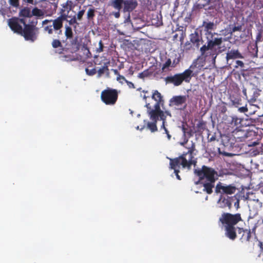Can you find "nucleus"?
<instances>
[{"instance_id":"nucleus-57","label":"nucleus","mask_w":263,"mask_h":263,"mask_svg":"<svg viewBox=\"0 0 263 263\" xmlns=\"http://www.w3.org/2000/svg\"><path fill=\"white\" fill-rule=\"evenodd\" d=\"M77 38L76 37V38L75 39V40L72 42L71 44H74V43H76V42H77Z\"/></svg>"},{"instance_id":"nucleus-36","label":"nucleus","mask_w":263,"mask_h":263,"mask_svg":"<svg viewBox=\"0 0 263 263\" xmlns=\"http://www.w3.org/2000/svg\"><path fill=\"white\" fill-rule=\"evenodd\" d=\"M172 63L171 60L170 59H168L165 63L163 65L162 67V69L163 71H164L166 69L168 68Z\"/></svg>"},{"instance_id":"nucleus-8","label":"nucleus","mask_w":263,"mask_h":263,"mask_svg":"<svg viewBox=\"0 0 263 263\" xmlns=\"http://www.w3.org/2000/svg\"><path fill=\"white\" fill-rule=\"evenodd\" d=\"M39 34V28L35 25L26 24L24 25L20 35L23 36L25 40L30 41L32 42H34L37 38Z\"/></svg>"},{"instance_id":"nucleus-37","label":"nucleus","mask_w":263,"mask_h":263,"mask_svg":"<svg viewBox=\"0 0 263 263\" xmlns=\"http://www.w3.org/2000/svg\"><path fill=\"white\" fill-rule=\"evenodd\" d=\"M85 71L87 74L90 76L95 75L97 72V70L95 68L89 69L88 68H86L85 69Z\"/></svg>"},{"instance_id":"nucleus-59","label":"nucleus","mask_w":263,"mask_h":263,"mask_svg":"<svg viewBox=\"0 0 263 263\" xmlns=\"http://www.w3.org/2000/svg\"><path fill=\"white\" fill-rule=\"evenodd\" d=\"M114 72H115V74H118V75L119 74V72H118V70H114Z\"/></svg>"},{"instance_id":"nucleus-13","label":"nucleus","mask_w":263,"mask_h":263,"mask_svg":"<svg viewBox=\"0 0 263 263\" xmlns=\"http://www.w3.org/2000/svg\"><path fill=\"white\" fill-rule=\"evenodd\" d=\"M236 199V196H221L220 197L218 203L220 204V207L222 209L228 208L229 210H231L232 207V203L235 201V199Z\"/></svg>"},{"instance_id":"nucleus-17","label":"nucleus","mask_w":263,"mask_h":263,"mask_svg":"<svg viewBox=\"0 0 263 263\" xmlns=\"http://www.w3.org/2000/svg\"><path fill=\"white\" fill-rule=\"evenodd\" d=\"M242 119L238 118L236 116H230L228 119L227 122L224 123H229L231 126L237 127L239 125L241 124Z\"/></svg>"},{"instance_id":"nucleus-34","label":"nucleus","mask_w":263,"mask_h":263,"mask_svg":"<svg viewBox=\"0 0 263 263\" xmlns=\"http://www.w3.org/2000/svg\"><path fill=\"white\" fill-rule=\"evenodd\" d=\"M52 46L54 48L62 47V44L59 40L54 39L52 42Z\"/></svg>"},{"instance_id":"nucleus-11","label":"nucleus","mask_w":263,"mask_h":263,"mask_svg":"<svg viewBox=\"0 0 263 263\" xmlns=\"http://www.w3.org/2000/svg\"><path fill=\"white\" fill-rule=\"evenodd\" d=\"M25 21L24 18H19L16 17H12L8 20V25L10 28L14 33L20 35L23 29L22 24H25Z\"/></svg>"},{"instance_id":"nucleus-56","label":"nucleus","mask_w":263,"mask_h":263,"mask_svg":"<svg viewBox=\"0 0 263 263\" xmlns=\"http://www.w3.org/2000/svg\"><path fill=\"white\" fill-rule=\"evenodd\" d=\"M186 128L184 126H182V130L183 131L184 134L186 133Z\"/></svg>"},{"instance_id":"nucleus-22","label":"nucleus","mask_w":263,"mask_h":263,"mask_svg":"<svg viewBox=\"0 0 263 263\" xmlns=\"http://www.w3.org/2000/svg\"><path fill=\"white\" fill-rule=\"evenodd\" d=\"M86 8V6H83L82 8L81 6H79V11L76 14V15H74L76 18L79 21H81L82 20L83 16L85 13V8Z\"/></svg>"},{"instance_id":"nucleus-20","label":"nucleus","mask_w":263,"mask_h":263,"mask_svg":"<svg viewBox=\"0 0 263 263\" xmlns=\"http://www.w3.org/2000/svg\"><path fill=\"white\" fill-rule=\"evenodd\" d=\"M124 2V0H111L110 5L116 10L120 11L122 8Z\"/></svg>"},{"instance_id":"nucleus-5","label":"nucleus","mask_w":263,"mask_h":263,"mask_svg":"<svg viewBox=\"0 0 263 263\" xmlns=\"http://www.w3.org/2000/svg\"><path fill=\"white\" fill-rule=\"evenodd\" d=\"M203 65L198 63L197 59L190 66V68L185 70L182 73H176L174 76H167L165 78V81L167 84H172L175 86H178L182 84L183 81L189 83L192 77L193 71L195 68L201 69Z\"/></svg>"},{"instance_id":"nucleus-45","label":"nucleus","mask_w":263,"mask_h":263,"mask_svg":"<svg viewBox=\"0 0 263 263\" xmlns=\"http://www.w3.org/2000/svg\"><path fill=\"white\" fill-rule=\"evenodd\" d=\"M236 63L237 64V65L235 66L236 68H237L238 66H240L241 67H244V63L241 61L237 60L236 61Z\"/></svg>"},{"instance_id":"nucleus-52","label":"nucleus","mask_w":263,"mask_h":263,"mask_svg":"<svg viewBox=\"0 0 263 263\" xmlns=\"http://www.w3.org/2000/svg\"><path fill=\"white\" fill-rule=\"evenodd\" d=\"M261 37V33H259L256 36L257 41H259Z\"/></svg>"},{"instance_id":"nucleus-25","label":"nucleus","mask_w":263,"mask_h":263,"mask_svg":"<svg viewBox=\"0 0 263 263\" xmlns=\"http://www.w3.org/2000/svg\"><path fill=\"white\" fill-rule=\"evenodd\" d=\"M32 16H35L37 17H42L44 15V13L41 9H39L37 7L33 8L31 11Z\"/></svg>"},{"instance_id":"nucleus-49","label":"nucleus","mask_w":263,"mask_h":263,"mask_svg":"<svg viewBox=\"0 0 263 263\" xmlns=\"http://www.w3.org/2000/svg\"><path fill=\"white\" fill-rule=\"evenodd\" d=\"M241 29L240 26H235L232 29V32H235L236 31H239Z\"/></svg>"},{"instance_id":"nucleus-40","label":"nucleus","mask_w":263,"mask_h":263,"mask_svg":"<svg viewBox=\"0 0 263 263\" xmlns=\"http://www.w3.org/2000/svg\"><path fill=\"white\" fill-rule=\"evenodd\" d=\"M148 76V70H145L138 74V78L140 79H144L145 77Z\"/></svg>"},{"instance_id":"nucleus-32","label":"nucleus","mask_w":263,"mask_h":263,"mask_svg":"<svg viewBox=\"0 0 263 263\" xmlns=\"http://www.w3.org/2000/svg\"><path fill=\"white\" fill-rule=\"evenodd\" d=\"M108 70L109 69L108 66L106 65V64H104L103 66L100 68L98 71V77H100L102 76V75L105 72L108 71Z\"/></svg>"},{"instance_id":"nucleus-31","label":"nucleus","mask_w":263,"mask_h":263,"mask_svg":"<svg viewBox=\"0 0 263 263\" xmlns=\"http://www.w3.org/2000/svg\"><path fill=\"white\" fill-rule=\"evenodd\" d=\"M73 3L70 1H68L67 2L63 4L62 8L65 9V11H67V13L72 9Z\"/></svg>"},{"instance_id":"nucleus-41","label":"nucleus","mask_w":263,"mask_h":263,"mask_svg":"<svg viewBox=\"0 0 263 263\" xmlns=\"http://www.w3.org/2000/svg\"><path fill=\"white\" fill-rule=\"evenodd\" d=\"M99 47L98 48H97V52L100 53L103 51V48H104V45L101 40L100 41V42L99 43Z\"/></svg>"},{"instance_id":"nucleus-39","label":"nucleus","mask_w":263,"mask_h":263,"mask_svg":"<svg viewBox=\"0 0 263 263\" xmlns=\"http://www.w3.org/2000/svg\"><path fill=\"white\" fill-rule=\"evenodd\" d=\"M10 5L14 7H18L19 6V0H9Z\"/></svg>"},{"instance_id":"nucleus-60","label":"nucleus","mask_w":263,"mask_h":263,"mask_svg":"<svg viewBox=\"0 0 263 263\" xmlns=\"http://www.w3.org/2000/svg\"><path fill=\"white\" fill-rule=\"evenodd\" d=\"M161 24H162V23H161L160 22H157V23H156V24H157V26H159Z\"/></svg>"},{"instance_id":"nucleus-23","label":"nucleus","mask_w":263,"mask_h":263,"mask_svg":"<svg viewBox=\"0 0 263 263\" xmlns=\"http://www.w3.org/2000/svg\"><path fill=\"white\" fill-rule=\"evenodd\" d=\"M96 10L94 8H89L87 11V19L88 21H91L94 20L95 16Z\"/></svg>"},{"instance_id":"nucleus-42","label":"nucleus","mask_w":263,"mask_h":263,"mask_svg":"<svg viewBox=\"0 0 263 263\" xmlns=\"http://www.w3.org/2000/svg\"><path fill=\"white\" fill-rule=\"evenodd\" d=\"M253 52H252V55L253 57H257V52H258V49L257 45H253Z\"/></svg>"},{"instance_id":"nucleus-2","label":"nucleus","mask_w":263,"mask_h":263,"mask_svg":"<svg viewBox=\"0 0 263 263\" xmlns=\"http://www.w3.org/2000/svg\"><path fill=\"white\" fill-rule=\"evenodd\" d=\"M202 27L204 28L207 42L206 45H203L200 49L201 54L204 57L211 55L212 58L215 59L219 52L215 47L219 46L225 40L221 37H213L215 34H217L215 32H212L216 28V25L213 22L203 21ZM218 48L219 50L220 47H218Z\"/></svg>"},{"instance_id":"nucleus-51","label":"nucleus","mask_w":263,"mask_h":263,"mask_svg":"<svg viewBox=\"0 0 263 263\" xmlns=\"http://www.w3.org/2000/svg\"><path fill=\"white\" fill-rule=\"evenodd\" d=\"M119 11H118L114 13V16L116 18H119L120 17V14Z\"/></svg>"},{"instance_id":"nucleus-27","label":"nucleus","mask_w":263,"mask_h":263,"mask_svg":"<svg viewBox=\"0 0 263 263\" xmlns=\"http://www.w3.org/2000/svg\"><path fill=\"white\" fill-rule=\"evenodd\" d=\"M65 9L62 8L60 11L61 15L57 17L60 21L62 22L63 24V22L64 21L67 20V19L68 17V13H67V12L65 13Z\"/></svg>"},{"instance_id":"nucleus-15","label":"nucleus","mask_w":263,"mask_h":263,"mask_svg":"<svg viewBox=\"0 0 263 263\" xmlns=\"http://www.w3.org/2000/svg\"><path fill=\"white\" fill-rule=\"evenodd\" d=\"M243 57L237 49H232L229 51L226 55L227 61L231 59H243Z\"/></svg>"},{"instance_id":"nucleus-9","label":"nucleus","mask_w":263,"mask_h":263,"mask_svg":"<svg viewBox=\"0 0 263 263\" xmlns=\"http://www.w3.org/2000/svg\"><path fill=\"white\" fill-rule=\"evenodd\" d=\"M228 93L230 106L237 108L238 111L241 113L245 114L248 112V109L247 104L245 106H240L242 105V99L239 92H228Z\"/></svg>"},{"instance_id":"nucleus-38","label":"nucleus","mask_w":263,"mask_h":263,"mask_svg":"<svg viewBox=\"0 0 263 263\" xmlns=\"http://www.w3.org/2000/svg\"><path fill=\"white\" fill-rule=\"evenodd\" d=\"M78 20L76 18V17L73 16L72 18H71L69 20H67V21L68 22V24L70 25H73L76 24V25H78L79 23L77 22Z\"/></svg>"},{"instance_id":"nucleus-47","label":"nucleus","mask_w":263,"mask_h":263,"mask_svg":"<svg viewBox=\"0 0 263 263\" xmlns=\"http://www.w3.org/2000/svg\"><path fill=\"white\" fill-rule=\"evenodd\" d=\"M125 83H127V84L129 86V87H130V88H135L134 84L132 82H129V81L127 80Z\"/></svg>"},{"instance_id":"nucleus-28","label":"nucleus","mask_w":263,"mask_h":263,"mask_svg":"<svg viewBox=\"0 0 263 263\" xmlns=\"http://www.w3.org/2000/svg\"><path fill=\"white\" fill-rule=\"evenodd\" d=\"M65 9L62 8L60 11L61 15L57 17L60 21L62 22L63 24V22L64 21L67 20V19L68 17V13H67V12L65 13Z\"/></svg>"},{"instance_id":"nucleus-1","label":"nucleus","mask_w":263,"mask_h":263,"mask_svg":"<svg viewBox=\"0 0 263 263\" xmlns=\"http://www.w3.org/2000/svg\"><path fill=\"white\" fill-rule=\"evenodd\" d=\"M240 213L231 214L224 212L219 218L218 221L224 228L225 236L231 240H234L237 237L236 230L239 233H242L240 238L242 242L249 241L251 237L250 230H244L243 228L236 227L240 221H242Z\"/></svg>"},{"instance_id":"nucleus-46","label":"nucleus","mask_w":263,"mask_h":263,"mask_svg":"<svg viewBox=\"0 0 263 263\" xmlns=\"http://www.w3.org/2000/svg\"><path fill=\"white\" fill-rule=\"evenodd\" d=\"M164 130L165 134H166V135H167V137L168 139L170 140L171 138V135L170 134L168 129L167 128H165V129H164Z\"/></svg>"},{"instance_id":"nucleus-26","label":"nucleus","mask_w":263,"mask_h":263,"mask_svg":"<svg viewBox=\"0 0 263 263\" xmlns=\"http://www.w3.org/2000/svg\"><path fill=\"white\" fill-rule=\"evenodd\" d=\"M65 34L67 39H70L72 38L73 32L71 27L69 26H65Z\"/></svg>"},{"instance_id":"nucleus-14","label":"nucleus","mask_w":263,"mask_h":263,"mask_svg":"<svg viewBox=\"0 0 263 263\" xmlns=\"http://www.w3.org/2000/svg\"><path fill=\"white\" fill-rule=\"evenodd\" d=\"M123 5L124 12H131L137 7L138 3L135 0H124Z\"/></svg>"},{"instance_id":"nucleus-48","label":"nucleus","mask_w":263,"mask_h":263,"mask_svg":"<svg viewBox=\"0 0 263 263\" xmlns=\"http://www.w3.org/2000/svg\"><path fill=\"white\" fill-rule=\"evenodd\" d=\"M52 21V20H45L43 21V23H42L43 26H45V25L47 24L48 23H51Z\"/></svg>"},{"instance_id":"nucleus-58","label":"nucleus","mask_w":263,"mask_h":263,"mask_svg":"<svg viewBox=\"0 0 263 263\" xmlns=\"http://www.w3.org/2000/svg\"><path fill=\"white\" fill-rule=\"evenodd\" d=\"M147 98V97H146L145 95H144L143 96V99L145 101V102H146V98ZM147 102H146V103Z\"/></svg>"},{"instance_id":"nucleus-24","label":"nucleus","mask_w":263,"mask_h":263,"mask_svg":"<svg viewBox=\"0 0 263 263\" xmlns=\"http://www.w3.org/2000/svg\"><path fill=\"white\" fill-rule=\"evenodd\" d=\"M157 122V121H152V122H148L147 124V127L151 130L152 133H154L158 131Z\"/></svg>"},{"instance_id":"nucleus-63","label":"nucleus","mask_w":263,"mask_h":263,"mask_svg":"<svg viewBox=\"0 0 263 263\" xmlns=\"http://www.w3.org/2000/svg\"><path fill=\"white\" fill-rule=\"evenodd\" d=\"M187 134L188 135L190 136H192V134H191V132H187Z\"/></svg>"},{"instance_id":"nucleus-33","label":"nucleus","mask_w":263,"mask_h":263,"mask_svg":"<svg viewBox=\"0 0 263 263\" xmlns=\"http://www.w3.org/2000/svg\"><path fill=\"white\" fill-rule=\"evenodd\" d=\"M226 103L222 102L220 105H218V110L222 114H225L227 111V107L226 106Z\"/></svg>"},{"instance_id":"nucleus-4","label":"nucleus","mask_w":263,"mask_h":263,"mask_svg":"<svg viewBox=\"0 0 263 263\" xmlns=\"http://www.w3.org/2000/svg\"><path fill=\"white\" fill-rule=\"evenodd\" d=\"M195 145L193 143L192 146L188 148L187 152L183 153L180 156L175 158H169L170 166L171 170H173L176 178L180 180L181 177L179 175L180 168L181 166L183 168H187L188 170L191 169L192 165L195 166L197 164V158H195L194 153Z\"/></svg>"},{"instance_id":"nucleus-18","label":"nucleus","mask_w":263,"mask_h":263,"mask_svg":"<svg viewBox=\"0 0 263 263\" xmlns=\"http://www.w3.org/2000/svg\"><path fill=\"white\" fill-rule=\"evenodd\" d=\"M190 38L191 43L198 48L200 46V39L198 32L195 31L194 33H191Z\"/></svg>"},{"instance_id":"nucleus-12","label":"nucleus","mask_w":263,"mask_h":263,"mask_svg":"<svg viewBox=\"0 0 263 263\" xmlns=\"http://www.w3.org/2000/svg\"><path fill=\"white\" fill-rule=\"evenodd\" d=\"M188 96H173L169 101V105L170 106H183L182 108H180V109H185L186 108L187 105L186 104V102L187 100V98Z\"/></svg>"},{"instance_id":"nucleus-7","label":"nucleus","mask_w":263,"mask_h":263,"mask_svg":"<svg viewBox=\"0 0 263 263\" xmlns=\"http://www.w3.org/2000/svg\"><path fill=\"white\" fill-rule=\"evenodd\" d=\"M145 106L147 108V114L152 121H158L159 118L160 120H166L164 112L161 109L159 105H154L152 106L150 103H146Z\"/></svg>"},{"instance_id":"nucleus-54","label":"nucleus","mask_w":263,"mask_h":263,"mask_svg":"<svg viewBox=\"0 0 263 263\" xmlns=\"http://www.w3.org/2000/svg\"><path fill=\"white\" fill-rule=\"evenodd\" d=\"M255 101H256V99H255V98H251V99L250 100V101H249V102H251V103H254V102H255Z\"/></svg>"},{"instance_id":"nucleus-16","label":"nucleus","mask_w":263,"mask_h":263,"mask_svg":"<svg viewBox=\"0 0 263 263\" xmlns=\"http://www.w3.org/2000/svg\"><path fill=\"white\" fill-rule=\"evenodd\" d=\"M152 99L156 101L154 105H159V106L162 105L164 103L163 97L157 90H155L153 91Z\"/></svg>"},{"instance_id":"nucleus-19","label":"nucleus","mask_w":263,"mask_h":263,"mask_svg":"<svg viewBox=\"0 0 263 263\" xmlns=\"http://www.w3.org/2000/svg\"><path fill=\"white\" fill-rule=\"evenodd\" d=\"M51 22L52 23V24L51 25L53 29L55 31H59L58 34H61L62 33L61 28L63 27V25L62 22H61L58 18H57L56 19L52 20Z\"/></svg>"},{"instance_id":"nucleus-61","label":"nucleus","mask_w":263,"mask_h":263,"mask_svg":"<svg viewBox=\"0 0 263 263\" xmlns=\"http://www.w3.org/2000/svg\"><path fill=\"white\" fill-rule=\"evenodd\" d=\"M243 93L244 95L247 97V92H246V90L243 91Z\"/></svg>"},{"instance_id":"nucleus-53","label":"nucleus","mask_w":263,"mask_h":263,"mask_svg":"<svg viewBox=\"0 0 263 263\" xmlns=\"http://www.w3.org/2000/svg\"><path fill=\"white\" fill-rule=\"evenodd\" d=\"M24 2L28 4H33V0H26Z\"/></svg>"},{"instance_id":"nucleus-29","label":"nucleus","mask_w":263,"mask_h":263,"mask_svg":"<svg viewBox=\"0 0 263 263\" xmlns=\"http://www.w3.org/2000/svg\"><path fill=\"white\" fill-rule=\"evenodd\" d=\"M186 29L183 27H181V29L178 30L179 32V41L181 44L184 42V40L186 36Z\"/></svg>"},{"instance_id":"nucleus-44","label":"nucleus","mask_w":263,"mask_h":263,"mask_svg":"<svg viewBox=\"0 0 263 263\" xmlns=\"http://www.w3.org/2000/svg\"><path fill=\"white\" fill-rule=\"evenodd\" d=\"M235 202H233L234 205L236 208V209H238L239 208V199L236 197V199H235Z\"/></svg>"},{"instance_id":"nucleus-3","label":"nucleus","mask_w":263,"mask_h":263,"mask_svg":"<svg viewBox=\"0 0 263 263\" xmlns=\"http://www.w3.org/2000/svg\"><path fill=\"white\" fill-rule=\"evenodd\" d=\"M194 174L198 177V180L195 182L203 187L202 191L208 195L213 192L215 183L218 179L217 172L212 167L202 165L201 168L194 170Z\"/></svg>"},{"instance_id":"nucleus-50","label":"nucleus","mask_w":263,"mask_h":263,"mask_svg":"<svg viewBox=\"0 0 263 263\" xmlns=\"http://www.w3.org/2000/svg\"><path fill=\"white\" fill-rule=\"evenodd\" d=\"M162 124L161 126V129H165V128H166L165 127L166 120H162Z\"/></svg>"},{"instance_id":"nucleus-55","label":"nucleus","mask_w":263,"mask_h":263,"mask_svg":"<svg viewBox=\"0 0 263 263\" xmlns=\"http://www.w3.org/2000/svg\"><path fill=\"white\" fill-rule=\"evenodd\" d=\"M179 34L176 33L175 34L174 36H173V39L174 40H177V38H178V36Z\"/></svg>"},{"instance_id":"nucleus-43","label":"nucleus","mask_w":263,"mask_h":263,"mask_svg":"<svg viewBox=\"0 0 263 263\" xmlns=\"http://www.w3.org/2000/svg\"><path fill=\"white\" fill-rule=\"evenodd\" d=\"M117 80L119 81V82L121 83H123V82H126L127 80L125 79V78L121 75L119 74V76L117 77Z\"/></svg>"},{"instance_id":"nucleus-64","label":"nucleus","mask_w":263,"mask_h":263,"mask_svg":"<svg viewBox=\"0 0 263 263\" xmlns=\"http://www.w3.org/2000/svg\"><path fill=\"white\" fill-rule=\"evenodd\" d=\"M236 3H238L239 2V0H234Z\"/></svg>"},{"instance_id":"nucleus-30","label":"nucleus","mask_w":263,"mask_h":263,"mask_svg":"<svg viewBox=\"0 0 263 263\" xmlns=\"http://www.w3.org/2000/svg\"><path fill=\"white\" fill-rule=\"evenodd\" d=\"M206 122L203 120L199 121L197 124V131L202 132L206 129Z\"/></svg>"},{"instance_id":"nucleus-10","label":"nucleus","mask_w":263,"mask_h":263,"mask_svg":"<svg viewBox=\"0 0 263 263\" xmlns=\"http://www.w3.org/2000/svg\"><path fill=\"white\" fill-rule=\"evenodd\" d=\"M214 188L216 194L221 195H232L234 194L237 190L236 187L233 184L227 185L220 182L217 183Z\"/></svg>"},{"instance_id":"nucleus-35","label":"nucleus","mask_w":263,"mask_h":263,"mask_svg":"<svg viewBox=\"0 0 263 263\" xmlns=\"http://www.w3.org/2000/svg\"><path fill=\"white\" fill-rule=\"evenodd\" d=\"M43 30L45 32H47L49 34L53 33V28L51 25L43 26Z\"/></svg>"},{"instance_id":"nucleus-6","label":"nucleus","mask_w":263,"mask_h":263,"mask_svg":"<svg viewBox=\"0 0 263 263\" xmlns=\"http://www.w3.org/2000/svg\"><path fill=\"white\" fill-rule=\"evenodd\" d=\"M118 98V91L116 89L107 87L101 93L102 101L107 105H115Z\"/></svg>"},{"instance_id":"nucleus-21","label":"nucleus","mask_w":263,"mask_h":263,"mask_svg":"<svg viewBox=\"0 0 263 263\" xmlns=\"http://www.w3.org/2000/svg\"><path fill=\"white\" fill-rule=\"evenodd\" d=\"M19 15L20 16L30 17L32 16L30 9L29 7H24L22 9L20 12Z\"/></svg>"},{"instance_id":"nucleus-62","label":"nucleus","mask_w":263,"mask_h":263,"mask_svg":"<svg viewBox=\"0 0 263 263\" xmlns=\"http://www.w3.org/2000/svg\"><path fill=\"white\" fill-rule=\"evenodd\" d=\"M54 9H55L57 8V4L54 3Z\"/></svg>"}]
</instances>
